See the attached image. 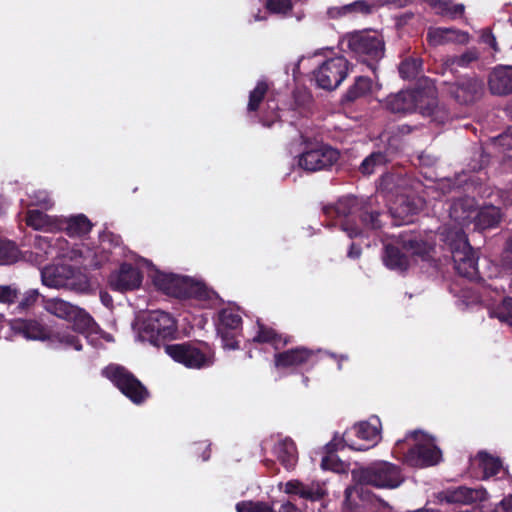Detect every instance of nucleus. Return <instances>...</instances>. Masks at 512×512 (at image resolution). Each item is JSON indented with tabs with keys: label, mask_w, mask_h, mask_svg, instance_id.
I'll list each match as a JSON object with an SVG mask.
<instances>
[{
	"label": "nucleus",
	"mask_w": 512,
	"mask_h": 512,
	"mask_svg": "<svg viewBox=\"0 0 512 512\" xmlns=\"http://www.w3.org/2000/svg\"><path fill=\"white\" fill-rule=\"evenodd\" d=\"M44 309L63 320L72 322L74 330H65L55 333L53 341L58 342L63 348L82 349V344L75 331L85 334L89 341L91 336L98 334L99 327L94 319L82 308L60 298H51L44 301Z\"/></svg>",
	"instance_id": "obj_1"
},
{
	"label": "nucleus",
	"mask_w": 512,
	"mask_h": 512,
	"mask_svg": "<svg viewBox=\"0 0 512 512\" xmlns=\"http://www.w3.org/2000/svg\"><path fill=\"white\" fill-rule=\"evenodd\" d=\"M384 106L392 113L418 111L424 116L433 117L436 121H443L442 117L438 116L442 111L438 108L434 87L401 91L390 95L386 98Z\"/></svg>",
	"instance_id": "obj_2"
},
{
	"label": "nucleus",
	"mask_w": 512,
	"mask_h": 512,
	"mask_svg": "<svg viewBox=\"0 0 512 512\" xmlns=\"http://www.w3.org/2000/svg\"><path fill=\"white\" fill-rule=\"evenodd\" d=\"M359 211V205L357 198L353 196H347L339 199V201L333 207L325 208L324 212L328 217L335 215L340 219L339 224L341 229L352 237H357L366 234L367 236L371 232L377 231L382 221L379 219L380 214L378 212H362L360 213V221L362 227L355 226L352 220V215Z\"/></svg>",
	"instance_id": "obj_3"
},
{
	"label": "nucleus",
	"mask_w": 512,
	"mask_h": 512,
	"mask_svg": "<svg viewBox=\"0 0 512 512\" xmlns=\"http://www.w3.org/2000/svg\"><path fill=\"white\" fill-rule=\"evenodd\" d=\"M43 285L54 289H66L78 294L93 292L90 278L69 265H48L41 270Z\"/></svg>",
	"instance_id": "obj_4"
},
{
	"label": "nucleus",
	"mask_w": 512,
	"mask_h": 512,
	"mask_svg": "<svg viewBox=\"0 0 512 512\" xmlns=\"http://www.w3.org/2000/svg\"><path fill=\"white\" fill-rule=\"evenodd\" d=\"M349 49L375 72L385 53L383 36L377 31H357L347 36Z\"/></svg>",
	"instance_id": "obj_5"
},
{
	"label": "nucleus",
	"mask_w": 512,
	"mask_h": 512,
	"mask_svg": "<svg viewBox=\"0 0 512 512\" xmlns=\"http://www.w3.org/2000/svg\"><path fill=\"white\" fill-rule=\"evenodd\" d=\"M352 476L359 484L377 488L393 489L403 482L399 467L386 461L375 462L366 468L354 470Z\"/></svg>",
	"instance_id": "obj_6"
},
{
	"label": "nucleus",
	"mask_w": 512,
	"mask_h": 512,
	"mask_svg": "<svg viewBox=\"0 0 512 512\" xmlns=\"http://www.w3.org/2000/svg\"><path fill=\"white\" fill-rule=\"evenodd\" d=\"M455 269L463 277L473 279L478 275L477 258L461 229L446 234Z\"/></svg>",
	"instance_id": "obj_7"
},
{
	"label": "nucleus",
	"mask_w": 512,
	"mask_h": 512,
	"mask_svg": "<svg viewBox=\"0 0 512 512\" xmlns=\"http://www.w3.org/2000/svg\"><path fill=\"white\" fill-rule=\"evenodd\" d=\"M154 284L165 294L177 298H205L207 297L206 287L191 278L157 272L153 276Z\"/></svg>",
	"instance_id": "obj_8"
},
{
	"label": "nucleus",
	"mask_w": 512,
	"mask_h": 512,
	"mask_svg": "<svg viewBox=\"0 0 512 512\" xmlns=\"http://www.w3.org/2000/svg\"><path fill=\"white\" fill-rule=\"evenodd\" d=\"M408 439L413 441L412 447L404 455V461L413 467H428L440 462L442 454L435 445L434 439L422 432L414 431Z\"/></svg>",
	"instance_id": "obj_9"
},
{
	"label": "nucleus",
	"mask_w": 512,
	"mask_h": 512,
	"mask_svg": "<svg viewBox=\"0 0 512 512\" xmlns=\"http://www.w3.org/2000/svg\"><path fill=\"white\" fill-rule=\"evenodd\" d=\"M164 348L174 361L188 368L201 369L213 364V352L207 344L180 343Z\"/></svg>",
	"instance_id": "obj_10"
},
{
	"label": "nucleus",
	"mask_w": 512,
	"mask_h": 512,
	"mask_svg": "<svg viewBox=\"0 0 512 512\" xmlns=\"http://www.w3.org/2000/svg\"><path fill=\"white\" fill-rule=\"evenodd\" d=\"M176 334L177 326L172 316L164 311H153L148 315L139 336L143 341L160 346L166 340L174 339Z\"/></svg>",
	"instance_id": "obj_11"
},
{
	"label": "nucleus",
	"mask_w": 512,
	"mask_h": 512,
	"mask_svg": "<svg viewBox=\"0 0 512 512\" xmlns=\"http://www.w3.org/2000/svg\"><path fill=\"white\" fill-rule=\"evenodd\" d=\"M380 439L381 422L378 417L373 416L347 430L342 441L353 450L365 451L374 447Z\"/></svg>",
	"instance_id": "obj_12"
},
{
	"label": "nucleus",
	"mask_w": 512,
	"mask_h": 512,
	"mask_svg": "<svg viewBox=\"0 0 512 512\" xmlns=\"http://www.w3.org/2000/svg\"><path fill=\"white\" fill-rule=\"evenodd\" d=\"M102 374L135 404L142 403L149 396L142 383L122 366L109 365L102 371Z\"/></svg>",
	"instance_id": "obj_13"
},
{
	"label": "nucleus",
	"mask_w": 512,
	"mask_h": 512,
	"mask_svg": "<svg viewBox=\"0 0 512 512\" xmlns=\"http://www.w3.org/2000/svg\"><path fill=\"white\" fill-rule=\"evenodd\" d=\"M339 159V152L321 142H306L298 159V165L309 172L327 169Z\"/></svg>",
	"instance_id": "obj_14"
},
{
	"label": "nucleus",
	"mask_w": 512,
	"mask_h": 512,
	"mask_svg": "<svg viewBox=\"0 0 512 512\" xmlns=\"http://www.w3.org/2000/svg\"><path fill=\"white\" fill-rule=\"evenodd\" d=\"M34 246L35 254L41 258L44 256L47 258H68L70 260L84 258L81 262L84 267H92L97 265L93 261H88L87 256H84L83 251L70 249L68 247V242L60 236H37L35 238Z\"/></svg>",
	"instance_id": "obj_15"
},
{
	"label": "nucleus",
	"mask_w": 512,
	"mask_h": 512,
	"mask_svg": "<svg viewBox=\"0 0 512 512\" xmlns=\"http://www.w3.org/2000/svg\"><path fill=\"white\" fill-rule=\"evenodd\" d=\"M348 61L343 56L327 59L314 72L316 83L327 90L337 88L346 78Z\"/></svg>",
	"instance_id": "obj_16"
},
{
	"label": "nucleus",
	"mask_w": 512,
	"mask_h": 512,
	"mask_svg": "<svg viewBox=\"0 0 512 512\" xmlns=\"http://www.w3.org/2000/svg\"><path fill=\"white\" fill-rule=\"evenodd\" d=\"M424 206V201L419 197H410L401 195L390 207L392 218L396 225H402L412 222V217L418 213Z\"/></svg>",
	"instance_id": "obj_17"
},
{
	"label": "nucleus",
	"mask_w": 512,
	"mask_h": 512,
	"mask_svg": "<svg viewBox=\"0 0 512 512\" xmlns=\"http://www.w3.org/2000/svg\"><path fill=\"white\" fill-rule=\"evenodd\" d=\"M141 282V273L130 264L121 265L120 269L112 273L109 278L111 289L120 292L137 289Z\"/></svg>",
	"instance_id": "obj_18"
},
{
	"label": "nucleus",
	"mask_w": 512,
	"mask_h": 512,
	"mask_svg": "<svg viewBox=\"0 0 512 512\" xmlns=\"http://www.w3.org/2000/svg\"><path fill=\"white\" fill-rule=\"evenodd\" d=\"M483 82L477 78H462L449 87V92L459 103H470L483 92Z\"/></svg>",
	"instance_id": "obj_19"
},
{
	"label": "nucleus",
	"mask_w": 512,
	"mask_h": 512,
	"mask_svg": "<svg viewBox=\"0 0 512 512\" xmlns=\"http://www.w3.org/2000/svg\"><path fill=\"white\" fill-rule=\"evenodd\" d=\"M384 5L381 0H357L340 7H331L327 13L331 18H340L346 15H369Z\"/></svg>",
	"instance_id": "obj_20"
},
{
	"label": "nucleus",
	"mask_w": 512,
	"mask_h": 512,
	"mask_svg": "<svg viewBox=\"0 0 512 512\" xmlns=\"http://www.w3.org/2000/svg\"><path fill=\"white\" fill-rule=\"evenodd\" d=\"M476 208L477 205L474 198H461L453 202L449 210V215L453 221H455L461 227H463L470 223H474ZM457 229L458 228L450 230L447 232V234L450 232H454ZM460 229L462 230V228Z\"/></svg>",
	"instance_id": "obj_21"
},
{
	"label": "nucleus",
	"mask_w": 512,
	"mask_h": 512,
	"mask_svg": "<svg viewBox=\"0 0 512 512\" xmlns=\"http://www.w3.org/2000/svg\"><path fill=\"white\" fill-rule=\"evenodd\" d=\"M427 40L432 46L448 43L466 44L469 41V34L454 28L430 27L427 31Z\"/></svg>",
	"instance_id": "obj_22"
},
{
	"label": "nucleus",
	"mask_w": 512,
	"mask_h": 512,
	"mask_svg": "<svg viewBox=\"0 0 512 512\" xmlns=\"http://www.w3.org/2000/svg\"><path fill=\"white\" fill-rule=\"evenodd\" d=\"M284 492L289 495H297L300 498L316 501L327 494L324 484H304L299 480H290L284 485Z\"/></svg>",
	"instance_id": "obj_23"
},
{
	"label": "nucleus",
	"mask_w": 512,
	"mask_h": 512,
	"mask_svg": "<svg viewBox=\"0 0 512 512\" xmlns=\"http://www.w3.org/2000/svg\"><path fill=\"white\" fill-rule=\"evenodd\" d=\"M242 323L241 316L235 312L233 309L227 308L223 309L219 314V325L218 332L221 334L224 346L229 349L237 348V343L235 341H230L229 331L237 330Z\"/></svg>",
	"instance_id": "obj_24"
},
{
	"label": "nucleus",
	"mask_w": 512,
	"mask_h": 512,
	"mask_svg": "<svg viewBox=\"0 0 512 512\" xmlns=\"http://www.w3.org/2000/svg\"><path fill=\"white\" fill-rule=\"evenodd\" d=\"M489 88L493 94L505 95L512 92V66H499L489 76Z\"/></svg>",
	"instance_id": "obj_25"
},
{
	"label": "nucleus",
	"mask_w": 512,
	"mask_h": 512,
	"mask_svg": "<svg viewBox=\"0 0 512 512\" xmlns=\"http://www.w3.org/2000/svg\"><path fill=\"white\" fill-rule=\"evenodd\" d=\"M59 226L57 231L63 230L71 237H79L90 232L92 224L83 214L71 216L69 218L59 217Z\"/></svg>",
	"instance_id": "obj_26"
},
{
	"label": "nucleus",
	"mask_w": 512,
	"mask_h": 512,
	"mask_svg": "<svg viewBox=\"0 0 512 512\" xmlns=\"http://www.w3.org/2000/svg\"><path fill=\"white\" fill-rule=\"evenodd\" d=\"M312 355L313 351L303 347H298L276 354L275 365L276 367L282 368L298 366L307 362Z\"/></svg>",
	"instance_id": "obj_27"
},
{
	"label": "nucleus",
	"mask_w": 512,
	"mask_h": 512,
	"mask_svg": "<svg viewBox=\"0 0 512 512\" xmlns=\"http://www.w3.org/2000/svg\"><path fill=\"white\" fill-rule=\"evenodd\" d=\"M59 217H52L44 212L32 209L27 212L26 224L34 230H42L46 232L57 231L59 226Z\"/></svg>",
	"instance_id": "obj_28"
},
{
	"label": "nucleus",
	"mask_w": 512,
	"mask_h": 512,
	"mask_svg": "<svg viewBox=\"0 0 512 512\" xmlns=\"http://www.w3.org/2000/svg\"><path fill=\"white\" fill-rule=\"evenodd\" d=\"M11 328L28 340H42L45 337V331L37 321L17 319L11 322Z\"/></svg>",
	"instance_id": "obj_29"
},
{
	"label": "nucleus",
	"mask_w": 512,
	"mask_h": 512,
	"mask_svg": "<svg viewBox=\"0 0 512 512\" xmlns=\"http://www.w3.org/2000/svg\"><path fill=\"white\" fill-rule=\"evenodd\" d=\"M380 89L381 85L379 83H373L368 77L359 76L356 78L354 84L347 90L345 98L348 101H354Z\"/></svg>",
	"instance_id": "obj_30"
},
{
	"label": "nucleus",
	"mask_w": 512,
	"mask_h": 512,
	"mask_svg": "<svg viewBox=\"0 0 512 512\" xmlns=\"http://www.w3.org/2000/svg\"><path fill=\"white\" fill-rule=\"evenodd\" d=\"M484 499H486V491L484 489H472L463 486L447 493V500L453 503L469 504Z\"/></svg>",
	"instance_id": "obj_31"
},
{
	"label": "nucleus",
	"mask_w": 512,
	"mask_h": 512,
	"mask_svg": "<svg viewBox=\"0 0 512 512\" xmlns=\"http://www.w3.org/2000/svg\"><path fill=\"white\" fill-rule=\"evenodd\" d=\"M500 219L501 213L499 208L493 205L477 207L474 224L478 229H487L497 225Z\"/></svg>",
	"instance_id": "obj_32"
},
{
	"label": "nucleus",
	"mask_w": 512,
	"mask_h": 512,
	"mask_svg": "<svg viewBox=\"0 0 512 512\" xmlns=\"http://www.w3.org/2000/svg\"><path fill=\"white\" fill-rule=\"evenodd\" d=\"M274 452L285 468L291 469L295 466L298 456L295 444L291 439L286 438L279 441L275 445Z\"/></svg>",
	"instance_id": "obj_33"
},
{
	"label": "nucleus",
	"mask_w": 512,
	"mask_h": 512,
	"mask_svg": "<svg viewBox=\"0 0 512 512\" xmlns=\"http://www.w3.org/2000/svg\"><path fill=\"white\" fill-rule=\"evenodd\" d=\"M383 261L389 269L398 271H404L410 265L409 258L391 245H386Z\"/></svg>",
	"instance_id": "obj_34"
},
{
	"label": "nucleus",
	"mask_w": 512,
	"mask_h": 512,
	"mask_svg": "<svg viewBox=\"0 0 512 512\" xmlns=\"http://www.w3.org/2000/svg\"><path fill=\"white\" fill-rule=\"evenodd\" d=\"M253 340L260 343H270L275 349H279L287 344L288 340L282 338L273 329L265 327L262 324H258V332L254 336Z\"/></svg>",
	"instance_id": "obj_35"
},
{
	"label": "nucleus",
	"mask_w": 512,
	"mask_h": 512,
	"mask_svg": "<svg viewBox=\"0 0 512 512\" xmlns=\"http://www.w3.org/2000/svg\"><path fill=\"white\" fill-rule=\"evenodd\" d=\"M427 2L438 14L450 18L461 16L465 9L463 4H453L451 0H427Z\"/></svg>",
	"instance_id": "obj_36"
},
{
	"label": "nucleus",
	"mask_w": 512,
	"mask_h": 512,
	"mask_svg": "<svg viewBox=\"0 0 512 512\" xmlns=\"http://www.w3.org/2000/svg\"><path fill=\"white\" fill-rule=\"evenodd\" d=\"M388 161L387 156L382 152H374L366 157L360 165V171L364 175H370L377 169L382 168Z\"/></svg>",
	"instance_id": "obj_37"
},
{
	"label": "nucleus",
	"mask_w": 512,
	"mask_h": 512,
	"mask_svg": "<svg viewBox=\"0 0 512 512\" xmlns=\"http://www.w3.org/2000/svg\"><path fill=\"white\" fill-rule=\"evenodd\" d=\"M422 61L418 58H407L399 65V73L403 79L416 78L421 70Z\"/></svg>",
	"instance_id": "obj_38"
},
{
	"label": "nucleus",
	"mask_w": 512,
	"mask_h": 512,
	"mask_svg": "<svg viewBox=\"0 0 512 512\" xmlns=\"http://www.w3.org/2000/svg\"><path fill=\"white\" fill-rule=\"evenodd\" d=\"M477 457L485 477L496 475L499 472L501 462L498 458H494L485 452H479Z\"/></svg>",
	"instance_id": "obj_39"
},
{
	"label": "nucleus",
	"mask_w": 512,
	"mask_h": 512,
	"mask_svg": "<svg viewBox=\"0 0 512 512\" xmlns=\"http://www.w3.org/2000/svg\"><path fill=\"white\" fill-rule=\"evenodd\" d=\"M490 314L512 326V298H504L500 305L490 311Z\"/></svg>",
	"instance_id": "obj_40"
},
{
	"label": "nucleus",
	"mask_w": 512,
	"mask_h": 512,
	"mask_svg": "<svg viewBox=\"0 0 512 512\" xmlns=\"http://www.w3.org/2000/svg\"><path fill=\"white\" fill-rule=\"evenodd\" d=\"M18 259V249L11 241L0 240V264H10Z\"/></svg>",
	"instance_id": "obj_41"
},
{
	"label": "nucleus",
	"mask_w": 512,
	"mask_h": 512,
	"mask_svg": "<svg viewBox=\"0 0 512 512\" xmlns=\"http://www.w3.org/2000/svg\"><path fill=\"white\" fill-rule=\"evenodd\" d=\"M493 142L503 153L511 151V153L506 155L505 161L510 162L509 166L512 168V128H508L503 134L495 138Z\"/></svg>",
	"instance_id": "obj_42"
},
{
	"label": "nucleus",
	"mask_w": 512,
	"mask_h": 512,
	"mask_svg": "<svg viewBox=\"0 0 512 512\" xmlns=\"http://www.w3.org/2000/svg\"><path fill=\"white\" fill-rule=\"evenodd\" d=\"M268 86L265 82L260 81L257 83L256 87L250 92L249 102H248V110L255 111L258 109L259 104L263 100Z\"/></svg>",
	"instance_id": "obj_43"
},
{
	"label": "nucleus",
	"mask_w": 512,
	"mask_h": 512,
	"mask_svg": "<svg viewBox=\"0 0 512 512\" xmlns=\"http://www.w3.org/2000/svg\"><path fill=\"white\" fill-rule=\"evenodd\" d=\"M266 7L272 13L287 15L292 9V0H268Z\"/></svg>",
	"instance_id": "obj_44"
},
{
	"label": "nucleus",
	"mask_w": 512,
	"mask_h": 512,
	"mask_svg": "<svg viewBox=\"0 0 512 512\" xmlns=\"http://www.w3.org/2000/svg\"><path fill=\"white\" fill-rule=\"evenodd\" d=\"M30 204L33 206H39L44 209H49L53 206V201L51 200L48 192L44 190L35 191L30 195Z\"/></svg>",
	"instance_id": "obj_45"
},
{
	"label": "nucleus",
	"mask_w": 512,
	"mask_h": 512,
	"mask_svg": "<svg viewBox=\"0 0 512 512\" xmlns=\"http://www.w3.org/2000/svg\"><path fill=\"white\" fill-rule=\"evenodd\" d=\"M237 512H271V508L260 502L243 501L236 505Z\"/></svg>",
	"instance_id": "obj_46"
},
{
	"label": "nucleus",
	"mask_w": 512,
	"mask_h": 512,
	"mask_svg": "<svg viewBox=\"0 0 512 512\" xmlns=\"http://www.w3.org/2000/svg\"><path fill=\"white\" fill-rule=\"evenodd\" d=\"M404 245L408 251H410L413 255H419L424 257L429 253V250L431 249L430 246L426 244H421L417 240H409L407 242H404Z\"/></svg>",
	"instance_id": "obj_47"
},
{
	"label": "nucleus",
	"mask_w": 512,
	"mask_h": 512,
	"mask_svg": "<svg viewBox=\"0 0 512 512\" xmlns=\"http://www.w3.org/2000/svg\"><path fill=\"white\" fill-rule=\"evenodd\" d=\"M18 297V290L12 286L0 285V302L5 304L14 303Z\"/></svg>",
	"instance_id": "obj_48"
},
{
	"label": "nucleus",
	"mask_w": 512,
	"mask_h": 512,
	"mask_svg": "<svg viewBox=\"0 0 512 512\" xmlns=\"http://www.w3.org/2000/svg\"><path fill=\"white\" fill-rule=\"evenodd\" d=\"M477 57H478V55H477L476 51L469 50V51L465 52L463 55H461L460 57H454V58L449 59L447 61V64L450 63L451 65L457 64L459 66H466L470 62L476 60Z\"/></svg>",
	"instance_id": "obj_49"
},
{
	"label": "nucleus",
	"mask_w": 512,
	"mask_h": 512,
	"mask_svg": "<svg viewBox=\"0 0 512 512\" xmlns=\"http://www.w3.org/2000/svg\"><path fill=\"white\" fill-rule=\"evenodd\" d=\"M38 297H39V292L37 290L32 289V290L27 291L24 294L22 300L20 301L18 308L21 310L30 308L37 301Z\"/></svg>",
	"instance_id": "obj_50"
},
{
	"label": "nucleus",
	"mask_w": 512,
	"mask_h": 512,
	"mask_svg": "<svg viewBox=\"0 0 512 512\" xmlns=\"http://www.w3.org/2000/svg\"><path fill=\"white\" fill-rule=\"evenodd\" d=\"M500 261L503 267L512 270V237L507 241Z\"/></svg>",
	"instance_id": "obj_51"
},
{
	"label": "nucleus",
	"mask_w": 512,
	"mask_h": 512,
	"mask_svg": "<svg viewBox=\"0 0 512 512\" xmlns=\"http://www.w3.org/2000/svg\"><path fill=\"white\" fill-rule=\"evenodd\" d=\"M481 39L485 44L489 45L493 50H495V51L498 50L496 39L490 31H488V30L483 31V33L481 35Z\"/></svg>",
	"instance_id": "obj_52"
},
{
	"label": "nucleus",
	"mask_w": 512,
	"mask_h": 512,
	"mask_svg": "<svg viewBox=\"0 0 512 512\" xmlns=\"http://www.w3.org/2000/svg\"><path fill=\"white\" fill-rule=\"evenodd\" d=\"M271 512H301L290 502H283L280 504L278 509H271Z\"/></svg>",
	"instance_id": "obj_53"
},
{
	"label": "nucleus",
	"mask_w": 512,
	"mask_h": 512,
	"mask_svg": "<svg viewBox=\"0 0 512 512\" xmlns=\"http://www.w3.org/2000/svg\"><path fill=\"white\" fill-rule=\"evenodd\" d=\"M501 507L503 509V512H512V496L504 498L501 501Z\"/></svg>",
	"instance_id": "obj_54"
},
{
	"label": "nucleus",
	"mask_w": 512,
	"mask_h": 512,
	"mask_svg": "<svg viewBox=\"0 0 512 512\" xmlns=\"http://www.w3.org/2000/svg\"><path fill=\"white\" fill-rule=\"evenodd\" d=\"M500 197H501L504 205H506V206L512 205V190L502 192Z\"/></svg>",
	"instance_id": "obj_55"
},
{
	"label": "nucleus",
	"mask_w": 512,
	"mask_h": 512,
	"mask_svg": "<svg viewBox=\"0 0 512 512\" xmlns=\"http://www.w3.org/2000/svg\"><path fill=\"white\" fill-rule=\"evenodd\" d=\"M100 299L101 302L106 306L109 307L112 305V297L107 292H101L100 293Z\"/></svg>",
	"instance_id": "obj_56"
},
{
	"label": "nucleus",
	"mask_w": 512,
	"mask_h": 512,
	"mask_svg": "<svg viewBox=\"0 0 512 512\" xmlns=\"http://www.w3.org/2000/svg\"><path fill=\"white\" fill-rule=\"evenodd\" d=\"M360 254H361V250H360V248H359V247H356V245H355V244H352V245H351V247H350V250H349V252H348V256H349L350 258H357V257H359V256H360Z\"/></svg>",
	"instance_id": "obj_57"
},
{
	"label": "nucleus",
	"mask_w": 512,
	"mask_h": 512,
	"mask_svg": "<svg viewBox=\"0 0 512 512\" xmlns=\"http://www.w3.org/2000/svg\"><path fill=\"white\" fill-rule=\"evenodd\" d=\"M408 0H388V3H393L399 7L405 6Z\"/></svg>",
	"instance_id": "obj_58"
},
{
	"label": "nucleus",
	"mask_w": 512,
	"mask_h": 512,
	"mask_svg": "<svg viewBox=\"0 0 512 512\" xmlns=\"http://www.w3.org/2000/svg\"><path fill=\"white\" fill-rule=\"evenodd\" d=\"M328 448L331 449V450L332 449H338L339 448V444H337V443H329L328 444Z\"/></svg>",
	"instance_id": "obj_59"
},
{
	"label": "nucleus",
	"mask_w": 512,
	"mask_h": 512,
	"mask_svg": "<svg viewBox=\"0 0 512 512\" xmlns=\"http://www.w3.org/2000/svg\"><path fill=\"white\" fill-rule=\"evenodd\" d=\"M322 467L323 468H327L328 467V459L327 458L322 460Z\"/></svg>",
	"instance_id": "obj_60"
},
{
	"label": "nucleus",
	"mask_w": 512,
	"mask_h": 512,
	"mask_svg": "<svg viewBox=\"0 0 512 512\" xmlns=\"http://www.w3.org/2000/svg\"><path fill=\"white\" fill-rule=\"evenodd\" d=\"M419 104L421 103L424 107H428V101L424 99L423 101H418Z\"/></svg>",
	"instance_id": "obj_61"
},
{
	"label": "nucleus",
	"mask_w": 512,
	"mask_h": 512,
	"mask_svg": "<svg viewBox=\"0 0 512 512\" xmlns=\"http://www.w3.org/2000/svg\"><path fill=\"white\" fill-rule=\"evenodd\" d=\"M103 336H104V338H105L107 341H111V340H112L111 336H110V335H108V334H104Z\"/></svg>",
	"instance_id": "obj_62"
},
{
	"label": "nucleus",
	"mask_w": 512,
	"mask_h": 512,
	"mask_svg": "<svg viewBox=\"0 0 512 512\" xmlns=\"http://www.w3.org/2000/svg\"><path fill=\"white\" fill-rule=\"evenodd\" d=\"M209 457H210V455H209V454H204V456H203V460H208V459H209Z\"/></svg>",
	"instance_id": "obj_63"
},
{
	"label": "nucleus",
	"mask_w": 512,
	"mask_h": 512,
	"mask_svg": "<svg viewBox=\"0 0 512 512\" xmlns=\"http://www.w3.org/2000/svg\"><path fill=\"white\" fill-rule=\"evenodd\" d=\"M417 512H438V511H429V510H422V511H417Z\"/></svg>",
	"instance_id": "obj_64"
}]
</instances>
